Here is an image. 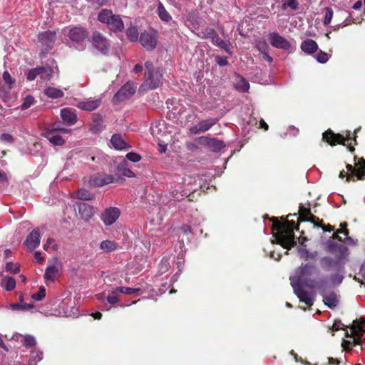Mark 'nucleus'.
<instances>
[{
	"mask_svg": "<svg viewBox=\"0 0 365 365\" xmlns=\"http://www.w3.org/2000/svg\"><path fill=\"white\" fill-rule=\"evenodd\" d=\"M317 272V267L312 264H302L298 267L293 276L290 277L291 284L303 283L309 288L322 289L324 286V281L317 282L310 277Z\"/></svg>",
	"mask_w": 365,
	"mask_h": 365,
	"instance_id": "1",
	"label": "nucleus"
},
{
	"mask_svg": "<svg viewBox=\"0 0 365 365\" xmlns=\"http://www.w3.org/2000/svg\"><path fill=\"white\" fill-rule=\"evenodd\" d=\"M273 226L277 230L275 237L278 244L287 249L294 246L295 244L293 232L294 228V221L280 222L277 220L273 222Z\"/></svg>",
	"mask_w": 365,
	"mask_h": 365,
	"instance_id": "2",
	"label": "nucleus"
},
{
	"mask_svg": "<svg viewBox=\"0 0 365 365\" xmlns=\"http://www.w3.org/2000/svg\"><path fill=\"white\" fill-rule=\"evenodd\" d=\"M145 72L143 86L148 89H156L163 84V72L160 68H155L153 63L146 61Z\"/></svg>",
	"mask_w": 365,
	"mask_h": 365,
	"instance_id": "3",
	"label": "nucleus"
},
{
	"mask_svg": "<svg viewBox=\"0 0 365 365\" xmlns=\"http://www.w3.org/2000/svg\"><path fill=\"white\" fill-rule=\"evenodd\" d=\"M98 19L100 22L106 24L112 31H121L124 29V24L120 16L113 14L111 10L101 11L98 15Z\"/></svg>",
	"mask_w": 365,
	"mask_h": 365,
	"instance_id": "4",
	"label": "nucleus"
},
{
	"mask_svg": "<svg viewBox=\"0 0 365 365\" xmlns=\"http://www.w3.org/2000/svg\"><path fill=\"white\" fill-rule=\"evenodd\" d=\"M364 325H365V319H361L360 322H354L352 327L350 329V334L348 332L346 334L349 339L344 340L341 344V346L344 349H349L351 346L360 343V338L364 331Z\"/></svg>",
	"mask_w": 365,
	"mask_h": 365,
	"instance_id": "5",
	"label": "nucleus"
},
{
	"mask_svg": "<svg viewBox=\"0 0 365 365\" xmlns=\"http://www.w3.org/2000/svg\"><path fill=\"white\" fill-rule=\"evenodd\" d=\"M197 144L207 147L212 152H218L221 150L225 144L222 141L215 138H210L208 137L202 136L196 139Z\"/></svg>",
	"mask_w": 365,
	"mask_h": 365,
	"instance_id": "6",
	"label": "nucleus"
},
{
	"mask_svg": "<svg viewBox=\"0 0 365 365\" xmlns=\"http://www.w3.org/2000/svg\"><path fill=\"white\" fill-rule=\"evenodd\" d=\"M92 44L94 48L102 53H107L109 50L110 44L106 37L101 33L96 31L92 35Z\"/></svg>",
	"mask_w": 365,
	"mask_h": 365,
	"instance_id": "7",
	"label": "nucleus"
},
{
	"mask_svg": "<svg viewBox=\"0 0 365 365\" xmlns=\"http://www.w3.org/2000/svg\"><path fill=\"white\" fill-rule=\"evenodd\" d=\"M120 214V212L118 208L111 207L104 210L101 214V219L106 225L110 226L116 222Z\"/></svg>",
	"mask_w": 365,
	"mask_h": 365,
	"instance_id": "8",
	"label": "nucleus"
},
{
	"mask_svg": "<svg viewBox=\"0 0 365 365\" xmlns=\"http://www.w3.org/2000/svg\"><path fill=\"white\" fill-rule=\"evenodd\" d=\"M202 34V37L211 38L213 44L229 52V43L220 38L213 29H207Z\"/></svg>",
	"mask_w": 365,
	"mask_h": 365,
	"instance_id": "9",
	"label": "nucleus"
},
{
	"mask_svg": "<svg viewBox=\"0 0 365 365\" xmlns=\"http://www.w3.org/2000/svg\"><path fill=\"white\" fill-rule=\"evenodd\" d=\"M350 138L351 137L349 132H347L345 137L341 134H335L331 131H327L323 134V139L325 140L330 145L339 143L346 145L345 142L349 140Z\"/></svg>",
	"mask_w": 365,
	"mask_h": 365,
	"instance_id": "10",
	"label": "nucleus"
},
{
	"mask_svg": "<svg viewBox=\"0 0 365 365\" xmlns=\"http://www.w3.org/2000/svg\"><path fill=\"white\" fill-rule=\"evenodd\" d=\"M269 41L272 46L277 48L288 50L291 47L289 42L277 33L269 34Z\"/></svg>",
	"mask_w": 365,
	"mask_h": 365,
	"instance_id": "11",
	"label": "nucleus"
},
{
	"mask_svg": "<svg viewBox=\"0 0 365 365\" xmlns=\"http://www.w3.org/2000/svg\"><path fill=\"white\" fill-rule=\"evenodd\" d=\"M157 35L155 34L142 33L140 36V43L147 50H153L157 46Z\"/></svg>",
	"mask_w": 365,
	"mask_h": 365,
	"instance_id": "12",
	"label": "nucleus"
},
{
	"mask_svg": "<svg viewBox=\"0 0 365 365\" xmlns=\"http://www.w3.org/2000/svg\"><path fill=\"white\" fill-rule=\"evenodd\" d=\"M217 120L216 118H209L201 120L197 125L190 128L191 134H197L205 133L216 124Z\"/></svg>",
	"mask_w": 365,
	"mask_h": 365,
	"instance_id": "13",
	"label": "nucleus"
},
{
	"mask_svg": "<svg viewBox=\"0 0 365 365\" xmlns=\"http://www.w3.org/2000/svg\"><path fill=\"white\" fill-rule=\"evenodd\" d=\"M95 215L94 208L86 203H80L78 205V216L84 222H88Z\"/></svg>",
	"mask_w": 365,
	"mask_h": 365,
	"instance_id": "14",
	"label": "nucleus"
},
{
	"mask_svg": "<svg viewBox=\"0 0 365 365\" xmlns=\"http://www.w3.org/2000/svg\"><path fill=\"white\" fill-rule=\"evenodd\" d=\"M115 181V178L111 175L107 174H99L92 177L89 182L94 187H101L108 184L113 183Z\"/></svg>",
	"mask_w": 365,
	"mask_h": 365,
	"instance_id": "15",
	"label": "nucleus"
},
{
	"mask_svg": "<svg viewBox=\"0 0 365 365\" xmlns=\"http://www.w3.org/2000/svg\"><path fill=\"white\" fill-rule=\"evenodd\" d=\"M68 36L72 41L79 43L88 37V32L83 27L75 26L69 31Z\"/></svg>",
	"mask_w": 365,
	"mask_h": 365,
	"instance_id": "16",
	"label": "nucleus"
},
{
	"mask_svg": "<svg viewBox=\"0 0 365 365\" xmlns=\"http://www.w3.org/2000/svg\"><path fill=\"white\" fill-rule=\"evenodd\" d=\"M135 91V86L133 83H125L115 95L118 101H123L130 97Z\"/></svg>",
	"mask_w": 365,
	"mask_h": 365,
	"instance_id": "17",
	"label": "nucleus"
},
{
	"mask_svg": "<svg viewBox=\"0 0 365 365\" xmlns=\"http://www.w3.org/2000/svg\"><path fill=\"white\" fill-rule=\"evenodd\" d=\"M40 232L38 230H34L26 237L25 245L30 251L34 250L40 244Z\"/></svg>",
	"mask_w": 365,
	"mask_h": 365,
	"instance_id": "18",
	"label": "nucleus"
},
{
	"mask_svg": "<svg viewBox=\"0 0 365 365\" xmlns=\"http://www.w3.org/2000/svg\"><path fill=\"white\" fill-rule=\"evenodd\" d=\"M294 292L298 297L299 300L304 302L307 305L311 306L313 304L312 297L307 292H305L300 286L297 284H292Z\"/></svg>",
	"mask_w": 365,
	"mask_h": 365,
	"instance_id": "19",
	"label": "nucleus"
},
{
	"mask_svg": "<svg viewBox=\"0 0 365 365\" xmlns=\"http://www.w3.org/2000/svg\"><path fill=\"white\" fill-rule=\"evenodd\" d=\"M328 251L335 255L336 261L339 262L348 255V249L344 245L328 246Z\"/></svg>",
	"mask_w": 365,
	"mask_h": 365,
	"instance_id": "20",
	"label": "nucleus"
},
{
	"mask_svg": "<svg viewBox=\"0 0 365 365\" xmlns=\"http://www.w3.org/2000/svg\"><path fill=\"white\" fill-rule=\"evenodd\" d=\"M110 143L113 147L116 150H126L131 148V146L126 143L122 136L119 134H114L110 139Z\"/></svg>",
	"mask_w": 365,
	"mask_h": 365,
	"instance_id": "21",
	"label": "nucleus"
},
{
	"mask_svg": "<svg viewBox=\"0 0 365 365\" xmlns=\"http://www.w3.org/2000/svg\"><path fill=\"white\" fill-rule=\"evenodd\" d=\"M60 274L59 269L55 264L47 267L44 274V279L46 283L53 282Z\"/></svg>",
	"mask_w": 365,
	"mask_h": 365,
	"instance_id": "22",
	"label": "nucleus"
},
{
	"mask_svg": "<svg viewBox=\"0 0 365 365\" xmlns=\"http://www.w3.org/2000/svg\"><path fill=\"white\" fill-rule=\"evenodd\" d=\"M300 48L303 52L311 55L318 50L317 42L312 39H306L301 43Z\"/></svg>",
	"mask_w": 365,
	"mask_h": 365,
	"instance_id": "23",
	"label": "nucleus"
},
{
	"mask_svg": "<svg viewBox=\"0 0 365 365\" xmlns=\"http://www.w3.org/2000/svg\"><path fill=\"white\" fill-rule=\"evenodd\" d=\"M326 282L324 281V286L322 289H319L322 292V294L323 296V301L326 305H327L330 308L335 307L338 304V300L336 298V294L331 293V294H326L324 292V287H325Z\"/></svg>",
	"mask_w": 365,
	"mask_h": 365,
	"instance_id": "24",
	"label": "nucleus"
},
{
	"mask_svg": "<svg viewBox=\"0 0 365 365\" xmlns=\"http://www.w3.org/2000/svg\"><path fill=\"white\" fill-rule=\"evenodd\" d=\"M101 104L100 99L88 100L86 101L79 102L77 107L81 110L91 111L96 109Z\"/></svg>",
	"mask_w": 365,
	"mask_h": 365,
	"instance_id": "25",
	"label": "nucleus"
},
{
	"mask_svg": "<svg viewBox=\"0 0 365 365\" xmlns=\"http://www.w3.org/2000/svg\"><path fill=\"white\" fill-rule=\"evenodd\" d=\"M61 115L65 123L73 125L77 120L76 114L70 108H63L61 110Z\"/></svg>",
	"mask_w": 365,
	"mask_h": 365,
	"instance_id": "26",
	"label": "nucleus"
},
{
	"mask_svg": "<svg viewBox=\"0 0 365 365\" xmlns=\"http://www.w3.org/2000/svg\"><path fill=\"white\" fill-rule=\"evenodd\" d=\"M234 86L237 90L241 92H246L250 88L249 82L245 78L239 75H236L235 77Z\"/></svg>",
	"mask_w": 365,
	"mask_h": 365,
	"instance_id": "27",
	"label": "nucleus"
},
{
	"mask_svg": "<svg viewBox=\"0 0 365 365\" xmlns=\"http://www.w3.org/2000/svg\"><path fill=\"white\" fill-rule=\"evenodd\" d=\"M299 218L304 221H310L314 224V227H320L318 223L316 222V217L314 216L310 210L306 207H299Z\"/></svg>",
	"mask_w": 365,
	"mask_h": 365,
	"instance_id": "28",
	"label": "nucleus"
},
{
	"mask_svg": "<svg viewBox=\"0 0 365 365\" xmlns=\"http://www.w3.org/2000/svg\"><path fill=\"white\" fill-rule=\"evenodd\" d=\"M46 138L54 145H62L65 143V140L54 129L46 133Z\"/></svg>",
	"mask_w": 365,
	"mask_h": 365,
	"instance_id": "29",
	"label": "nucleus"
},
{
	"mask_svg": "<svg viewBox=\"0 0 365 365\" xmlns=\"http://www.w3.org/2000/svg\"><path fill=\"white\" fill-rule=\"evenodd\" d=\"M359 168L354 169L351 165H347L346 168L348 171L354 173L357 180H361L365 177V160L361 159L359 161Z\"/></svg>",
	"mask_w": 365,
	"mask_h": 365,
	"instance_id": "30",
	"label": "nucleus"
},
{
	"mask_svg": "<svg viewBox=\"0 0 365 365\" xmlns=\"http://www.w3.org/2000/svg\"><path fill=\"white\" fill-rule=\"evenodd\" d=\"M56 39V32L48 31L39 34L38 40L43 45H48L53 43Z\"/></svg>",
	"mask_w": 365,
	"mask_h": 365,
	"instance_id": "31",
	"label": "nucleus"
},
{
	"mask_svg": "<svg viewBox=\"0 0 365 365\" xmlns=\"http://www.w3.org/2000/svg\"><path fill=\"white\" fill-rule=\"evenodd\" d=\"M41 78L43 81H49L51 80L55 74H57L58 72V68H51L50 67H41Z\"/></svg>",
	"mask_w": 365,
	"mask_h": 365,
	"instance_id": "32",
	"label": "nucleus"
},
{
	"mask_svg": "<svg viewBox=\"0 0 365 365\" xmlns=\"http://www.w3.org/2000/svg\"><path fill=\"white\" fill-rule=\"evenodd\" d=\"M44 94L50 98H61L64 96V93L59 88L54 87H47L44 90Z\"/></svg>",
	"mask_w": 365,
	"mask_h": 365,
	"instance_id": "33",
	"label": "nucleus"
},
{
	"mask_svg": "<svg viewBox=\"0 0 365 365\" xmlns=\"http://www.w3.org/2000/svg\"><path fill=\"white\" fill-rule=\"evenodd\" d=\"M1 286L6 291H11L16 287V281L13 277H4L1 282Z\"/></svg>",
	"mask_w": 365,
	"mask_h": 365,
	"instance_id": "34",
	"label": "nucleus"
},
{
	"mask_svg": "<svg viewBox=\"0 0 365 365\" xmlns=\"http://www.w3.org/2000/svg\"><path fill=\"white\" fill-rule=\"evenodd\" d=\"M117 244L112 240H104L101 242L100 244L101 250L105 252H110L114 251L117 249Z\"/></svg>",
	"mask_w": 365,
	"mask_h": 365,
	"instance_id": "35",
	"label": "nucleus"
},
{
	"mask_svg": "<svg viewBox=\"0 0 365 365\" xmlns=\"http://www.w3.org/2000/svg\"><path fill=\"white\" fill-rule=\"evenodd\" d=\"M3 80L5 83L2 86L1 89L5 91H9L15 83V80L12 78L10 73L6 71L3 73Z\"/></svg>",
	"mask_w": 365,
	"mask_h": 365,
	"instance_id": "36",
	"label": "nucleus"
},
{
	"mask_svg": "<svg viewBox=\"0 0 365 365\" xmlns=\"http://www.w3.org/2000/svg\"><path fill=\"white\" fill-rule=\"evenodd\" d=\"M76 197L82 200H91L93 199L94 195L87 190L81 188L77 190Z\"/></svg>",
	"mask_w": 365,
	"mask_h": 365,
	"instance_id": "37",
	"label": "nucleus"
},
{
	"mask_svg": "<svg viewBox=\"0 0 365 365\" xmlns=\"http://www.w3.org/2000/svg\"><path fill=\"white\" fill-rule=\"evenodd\" d=\"M158 11L159 17L161 20L164 21H170L171 20V16L168 14V12L166 11L165 7L162 4H159L158 7Z\"/></svg>",
	"mask_w": 365,
	"mask_h": 365,
	"instance_id": "38",
	"label": "nucleus"
},
{
	"mask_svg": "<svg viewBox=\"0 0 365 365\" xmlns=\"http://www.w3.org/2000/svg\"><path fill=\"white\" fill-rule=\"evenodd\" d=\"M299 255L300 256L301 258L302 259H314L317 254V252H314V253H309L306 249L304 248H300L299 250Z\"/></svg>",
	"mask_w": 365,
	"mask_h": 365,
	"instance_id": "39",
	"label": "nucleus"
},
{
	"mask_svg": "<svg viewBox=\"0 0 365 365\" xmlns=\"http://www.w3.org/2000/svg\"><path fill=\"white\" fill-rule=\"evenodd\" d=\"M126 34L132 41H137L138 38V31L135 27H129L126 31Z\"/></svg>",
	"mask_w": 365,
	"mask_h": 365,
	"instance_id": "40",
	"label": "nucleus"
},
{
	"mask_svg": "<svg viewBox=\"0 0 365 365\" xmlns=\"http://www.w3.org/2000/svg\"><path fill=\"white\" fill-rule=\"evenodd\" d=\"M117 290L119 292V293L123 294H132L135 292H140V288H130V287H120L117 288Z\"/></svg>",
	"mask_w": 365,
	"mask_h": 365,
	"instance_id": "41",
	"label": "nucleus"
},
{
	"mask_svg": "<svg viewBox=\"0 0 365 365\" xmlns=\"http://www.w3.org/2000/svg\"><path fill=\"white\" fill-rule=\"evenodd\" d=\"M119 292L116 289L112 290L109 292L107 297V301L111 304H114L118 302V293Z\"/></svg>",
	"mask_w": 365,
	"mask_h": 365,
	"instance_id": "42",
	"label": "nucleus"
},
{
	"mask_svg": "<svg viewBox=\"0 0 365 365\" xmlns=\"http://www.w3.org/2000/svg\"><path fill=\"white\" fill-rule=\"evenodd\" d=\"M118 170L125 177H127V178H134L135 177L134 173L129 168H126L123 167V164H121L120 166H118Z\"/></svg>",
	"mask_w": 365,
	"mask_h": 365,
	"instance_id": "43",
	"label": "nucleus"
},
{
	"mask_svg": "<svg viewBox=\"0 0 365 365\" xmlns=\"http://www.w3.org/2000/svg\"><path fill=\"white\" fill-rule=\"evenodd\" d=\"M339 234H343L345 236L348 235V230L346 228H341V230H337L334 234V237L339 239V240L342 241L341 238L339 237ZM344 241L349 242H353V240L349 237H346Z\"/></svg>",
	"mask_w": 365,
	"mask_h": 365,
	"instance_id": "44",
	"label": "nucleus"
},
{
	"mask_svg": "<svg viewBox=\"0 0 365 365\" xmlns=\"http://www.w3.org/2000/svg\"><path fill=\"white\" fill-rule=\"evenodd\" d=\"M324 11L325 12V16L323 23L324 25H328L331 23V19L333 17V11L329 7L325 8Z\"/></svg>",
	"mask_w": 365,
	"mask_h": 365,
	"instance_id": "45",
	"label": "nucleus"
},
{
	"mask_svg": "<svg viewBox=\"0 0 365 365\" xmlns=\"http://www.w3.org/2000/svg\"><path fill=\"white\" fill-rule=\"evenodd\" d=\"M41 71H42V69H41V67H38V68L31 69L27 73V79L29 81H34L36 78L37 76H40Z\"/></svg>",
	"mask_w": 365,
	"mask_h": 365,
	"instance_id": "46",
	"label": "nucleus"
},
{
	"mask_svg": "<svg viewBox=\"0 0 365 365\" xmlns=\"http://www.w3.org/2000/svg\"><path fill=\"white\" fill-rule=\"evenodd\" d=\"M35 102L34 98L31 96H27L24 99L21 105L23 110L30 108Z\"/></svg>",
	"mask_w": 365,
	"mask_h": 365,
	"instance_id": "47",
	"label": "nucleus"
},
{
	"mask_svg": "<svg viewBox=\"0 0 365 365\" xmlns=\"http://www.w3.org/2000/svg\"><path fill=\"white\" fill-rule=\"evenodd\" d=\"M46 296V289L41 287L38 292L32 294L31 297L36 301H41Z\"/></svg>",
	"mask_w": 365,
	"mask_h": 365,
	"instance_id": "48",
	"label": "nucleus"
},
{
	"mask_svg": "<svg viewBox=\"0 0 365 365\" xmlns=\"http://www.w3.org/2000/svg\"><path fill=\"white\" fill-rule=\"evenodd\" d=\"M316 59L319 63H324L327 62L329 59V56L328 53L320 51L316 56Z\"/></svg>",
	"mask_w": 365,
	"mask_h": 365,
	"instance_id": "49",
	"label": "nucleus"
},
{
	"mask_svg": "<svg viewBox=\"0 0 365 365\" xmlns=\"http://www.w3.org/2000/svg\"><path fill=\"white\" fill-rule=\"evenodd\" d=\"M125 158L127 160L133 163H138L141 160V156L139 154L133 152L127 153Z\"/></svg>",
	"mask_w": 365,
	"mask_h": 365,
	"instance_id": "50",
	"label": "nucleus"
},
{
	"mask_svg": "<svg viewBox=\"0 0 365 365\" xmlns=\"http://www.w3.org/2000/svg\"><path fill=\"white\" fill-rule=\"evenodd\" d=\"M256 46L260 53L267 51L268 45L264 40H259L256 43Z\"/></svg>",
	"mask_w": 365,
	"mask_h": 365,
	"instance_id": "51",
	"label": "nucleus"
},
{
	"mask_svg": "<svg viewBox=\"0 0 365 365\" xmlns=\"http://www.w3.org/2000/svg\"><path fill=\"white\" fill-rule=\"evenodd\" d=\"M6 270L11 273H18L19 272V267L17 265H14L11 262H9L6 265Z\"/></svg>",
	"mask_w": 365,
	"mask_h": 365,
	"instance_id": "52",
	"label": "nucleus"
},
{
	"mask_svg": "<svg viewBox=\"0 0 365 365\" xmlns=\"http://www.w3.org/2000/svg\"><path fill=\"white\" fill-rule=\"evenodd\" d=\"M283 6L296 10L298 7V4L296 0H285Z\"/></svg>",
	"mask_w": 365,
	"mask_h": 365,
	"instance_id": "53",
	"label": "nucleus"
},
{
	"mask_svg": "<svg viewBox=\"0 0 365 365\" xmlns=\"http://www.w3.org/2000/svg\"><path fill=\"white\" fill-rule=\"evenodd\" d=\"M1 140L6 143H12L14 142L13 136L9 133H3L0 138Z\"/></svg>",
	"mask_w": 365,
	"mask_h": 365,
	"instance_id": "54",
	"label": "nucleus"
},
{
	"mask_svg": "<svg viewBox=\"0 0 365 365\" xmlns=\"http://www.w3.org/2000/svg\"><path fill=\"white\" fill-rule=\"evenodd\" d=\"M24 344L26 346L32 347L36 344V340L34 337L31 336H26L24 337Z\"/></svg>",
	"mask_w": 365,
	"mask_h": 365,
	"instance_id": "55",
	"label": "nucleus"
},
{
	"mask_svg": "<svg viewBox=\"0 0 365 365\" xmlns=\"http://www.w3.org/2000/svg\"><path fill=\"white\" fill-rule=\"evenodd\" d=\"M331 279L333 284H339L342 282L343 277L339 274H336L332 276Z\"/></svg>",
	"mask_w": 365,
	"mask_h": 365,
	"instance_id": "56",
	"label": "nucleus"
},
{
	"mask_svg": "<svg viewBox=\"0 0 365 365\" xmlns=\"http://www.w3.org/2000/svg\"><path fill=\"white\" fill-rule=\"evenodd\" d=\"M334 263V261L332 259L329 257H324L322 259V265L324 267H331Z\"/></svg>",
	"mask_w": 365,
	"mask_h": 365,
	"instance_id": "57",
	"label": "nucleus"
},
{
	"mask_svg": "<svg viewBox=\"0 0 365 365\" xmlns=\"http://www.w3.org/2000/svg\"><path fill=\"white\" fill-rule=\"evenodd\" d=\"M344 325L340 321H335L332 325V331H338L344 329Z\"/></svg>",
	"mask_w": 365,
	"mask_h": 365,
	"instance_id": "58",
	"label": "nucleus"
},
{
	"mask_svg": "<svg viewBox=\"0 0 365 365\" xmlns=\"http://www.w3.org/2000/svg\"><path fill=\"white\" fill-rule=\"evenodd\" d=\"M215 59L220 66H225L227 64V60L225 57L216 56Z\"/></svg>",
	"mask_w": 365,
	"mask_h": 365,
	"instance_id": "59",
	"label": "nucleus"
},
{
	"mask_svg": "<svg viewBox=\"0 0 365 365\" xmlns=\"http://www.w3.org/2000/svg\"><path fill=\"white\" fill-rule=\"evenodd\" d=\"M31 357L35 359L37 361H39L42 359V353L37 351L33 352Z\"/></svg>",
	"mask_w": 365,
	"mask_h": 365,
	"instance_id": "60",
	"label": "nucleus"
},
{
	"mask_svg": "<svg viewBox=\"0 0 365 365\" xmlns=\"http://www.w3.org/2000/svg\"><path fill=\"white\" fill-rule=\"evenodd\" d=\"M53 243V240L51 238H48L46 242L43 245V249L45 250H48L51 245Z\"/></svg>",
	"mask_w": 365,
	"mask_h": 365,
	"instance_id": "61",
	"label": "nucleus"
},
{
	"mask_svg": "<svg viewBox=\"0 0 365 365\" xmlns=\"http://www.w3.org/2000/svg\"><path fill=\"white\" fill-rule=\"evenodd\" d=\"M13 310H21L23 304L21 303L12 304L10 305Z\"/></svg>",
	"mask_w": 365,
	"mask_h": 365,
	"instance_id": "62",
	"label": "nucleus"
},
{
	"mask_svg": "<svg viewBox=\"0 0 365 365\" xmlns=\"http://www.w3.org/2000/svg\"><path fill=\"white\" fill-rule=\"evenodd\" d=\"M143 69V65L141 64H136L133 68V71L135 73H140Z\"/></svg>",
	"mask_w": 365,
	"mask_h": 365,
	"instance_id": "63",
	"label": "nucleus"
},
{
	"mask_svg": "<svg viewBox=\"0 0 365 365\" xmlns=\"http://www.w3.org/2000/svg\"><path fill=\"white\" fill-rule=\"evenodd\" d=\"M34 257H35V259L39 262V263H42L44 259L43 258L41 257V253L39 252H36L34 255Z\"/></svg>",
	"mask_w": 365,
	"mask_h": 365,
	"instance_id": "64",
	"label": "nucleus"
}]
</instances>
